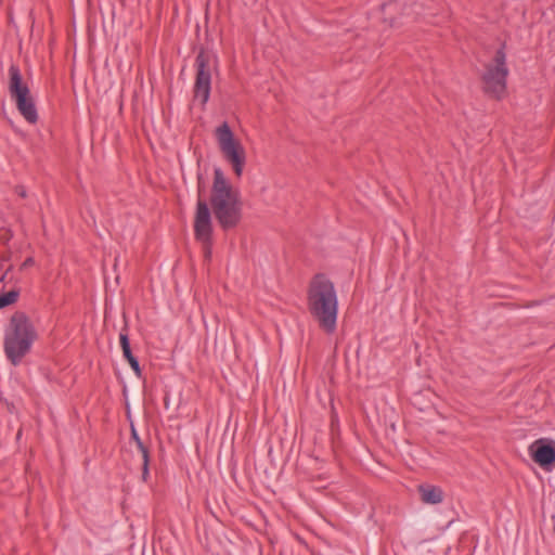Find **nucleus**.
Returning <instances> with one entry per match:
<instances>
[{
    "label": "nucleus",
    "mask_w": 555,
    "mask_h": 555,
    "mask_svg": "<svg viewBox=\"0 0 555 555\" xmlns=\"http://www.w3.org/2000/svg\"><path fill=\"white\" fill-rule=\"evenodd\" d=\"M308 309L324 332L331 334L336 330L337 294L333 282L324 274H317L310 282Z\"/></svg>",
    "instance_id": "nucleus-2"
},
{
    "label": "nucleus",
    "mask_w": 555,
    "mask_h": 555,
    "mask_svg": "<svg viewBox=\"0 0 555 555\" xmlns=\"http://www.w3.org/2000/svg\"><path fill=\"white\" fill-rule=\"evenodd\" d=\"M506 54L503 48L496 50L494 56L485 65L481 76L482 89L490 98L501 100L506 95V80L508 76Z\"/></svg>",
    "instance_id": "nucleus-4"
},
{
    "label": "nucleus",
    "mask_w": 555,
    "mask_h": 555,
    "mask_svg": "<svg viewBox=\"0 0 555 555\" xmlns=\"http://www.w3.org/2000/svg\"><path fill=\"white\" fill-rule=\"evenodd\" d=\"M418 492L426 504H439L443 501V491L439 487L422 485Z\"/></svg>",
    "instance_id": "nucleus-10"
},
{
    "label": "nucleus",
    "mask_w": 555,
    "mask_h": 555,
    "mask_svg": "<svg viewBox=\"0 0 555 555\" xmlns=\"http://www.w3.org/2000/svg\"><path fill=\"white\" fill-rule=\"evenodd\" d=\"M208 55L199 52L195 60L196 77L194 83V98L205 104L210 95L211 74L208 66Z\"/></svg>",
    "instance_id": "nucleus-8"
},
{
    "label": "nucleus",
    "mask_w": 555,
    "mask_h": 555,
    "mask_svg": "<svg viewBox=\"0 0 555 555\" xmlns=\"http://www.w3.org/2000/svg\"><path fill=\"white\" fill-rule=\"evenodd\" d=\"M18 295H20L18 291L12 289L8 293L2 294L1 296H2V298H4L5 305L9 306V305L14 304L17 300Z\"/></svg>",
    "instance_id": "nucleus-12"
},
{
    "label": "nucleus",
    "mask_w": 555,
    "mask_h": 555,
    "mask_svg": "<svg viewBox=\"0 0 555 555\" xmlns=\"http://www.w3.org/2000/svg\"><path fill=\"white\" fill-rule=\"evenodd\" d=\"M36 339L37 332L30 319L21 311L13 313L3 337V349L8 360L13 365H18Z\"/></svg>",
    "instance_id": "nucleus-3"
},
{
    "label": "nucleus",
    "mask_w": 555,
    "mask_h": 555,
    "mask_svg": "<svg viewBox=\"0 0 555 555\" xmlns=\"http://www.w3.org/2000/svg\"><path fill=\"white\" fill-rule=\"evenodd\" d=\"M119 341H120V347H121L122 354H124L125 359L129 360L130 358H133L134 356L132 354V351H131V348H130V343H129V337H128V333H127V327H125L120 332V334H119Z\"/></svg>",
    "instance_id": "nucleus-11"
},
{
    "label": "nucleus",
    "mask_w": 555,
    "mask_h": 555,
    "mask_svg": "<svg viewBox=\"0 0 555 555\" xmlns=\"http://www.w3.org/2000/svg\"><path fill=\"white\" fill-rule=\"evenodd\" d=\"M529 453L541 467H548L555 462V449L544 439L535 440L529 447Z\"/></svg>",
    "instance_id": "nucleus-9"
},
{
    "label": "nucleus",
    "mask_w": 555,
    "mask_h": 555,
    "mask_svg": "<svg viewBox=\"0 0 555 555\" xmlns=\"http://www.w3.org/2000/svg\"><path fill=\"white\" fill-rule=\"evenodd\" d=\"M7 307L4 298L0 295V309Z\"/></svg>",
    "instance_id": "nucleus-19"
},
{
    "label": "nucleus",
    "mask_w": 555,
    "mask_h": 555,
    "mask_svg": "<svg viewBox=\"0 0 555 555\" xmlns=\"http://www.w3.org/2000/svg\"><path fill=\"white\" fill-rule=\"evenodd\" d=\"M9 92L16 102V107L21 115L30 124L38 120L37 109L28 86L23 81L20 68L11 65L9 68Z\"/></svg>",
    "instance_id": "nucleus-5"
},
{
    "label": "nucleus",
    "mask_w": 555,
    "mask_h": 555,
    "mask_svg": "<svg viewBox=\"0 0 555 555\" xmlns=\"http://www.w3.org/2000/svg\"><path fill=\"white\" fill-rule=\"evenodd\" d=\"M396 7H397V3L393 1V2H389L387 4H384L382 9H383V12L386 14L387 11L391 12L392 9H395Z\"/></svg>",
    "instance_id": "nucleus-16"
},
{
    "label": "nucleus",
    "mask_w": 555,
    "mask_h": 555,
    "mask_svg": "<svg viewBox=\"0 0 555 555\" xmlns=\"http://www.w3.org/2000/svg\"><path fill=\"white\" fill-rule=\"evenodd\" d=\"M390 26H393L395 25V22L393 20L390 18V22H389Z\"/></svg>",
    "instance_id": "nucleus-20"
},
{
    "label": "nucleus",
    "mask_w": 555,
    "mask_h": 555,
    "mask_svg": "<svg viewBox=\"0 0 555 555\" xmlns=\"http://www.w3.org/2000/svg\"><path fill=\"white\" fill-rule=\"evenodd\" d=\"M142 459H143L142 478H143V480H146V478L149 476V462H150L149 451H144V455L142 456Z\"/></svg>",
    "instance_id": "nucleus-14"
},
{
    "label": "nucleus",
    "mask_w": 555,
    "mask_h": 555,
    "mask_svg": "<svg viewBox=\"0 0 555 555\" xmlns=\"http://www.w3.org/2000/svg\"><path fill=\"white\" fill-rule=\"evenodd\" d=\"M217 222L228 231L238 225L242 220L243 203L240 192L231 185L220 168L214 170V182L209 199Z\"/></svg>",
    "instance_id": "nucleus-1"
},
{
    "label": "nucleus",
    "mask_w": 555,
    "mask_h": 555,
    "mask_svg": "<svg viewBox=\"0 0 555 555\" xmlns=\"http://www.w3.org/2000/svg\"><path fill=\"white\" fill-rule=\"evenodd\" d=\"M34 262L33 258H27L24 262V267L30 266Z\"/></svg>",
    "instance_id": "nucleus-18"
},
{
    "label": "nucleus",
    "mask_w": 555,
    "mask_h": 555,
    "mask_svg": "<svg viewBox=\"0 0 555 555\" xmlns=\"http://www.w3.org/2000/svg\"><path fill=\"white\" fill-rule=\"evenodd\" d=\"M127 361L130 364V366L133 370V372L135 373V375L137 376H141V369H140V364H139L138 359L135 357H133V358H130Z\"/></svg>",
    "instance_id": "nucleus-15"
},
{
    "label": "nucleus",
    "mask_w": 555,
    "mask_h": 555,
    "mask_svg": "<svg viewBox=\"0 0 555 555\" xmlns=\"http://www.w3.org/2000/svg\"><path fill=\"white\" fill-rule=\"evenodd\" d=\"M216 138L223 157L232 165L234 173L241 177L246 162L243 145L234 138L227 122H223L216 129Z\"/></svg>",
    "instance_id": "nucleus-6"
},
{
    "label": "nucleus",
    "mask_w": 555,
    "mask_h": 555,
    "mask_svg": "<svg viewBox=\"0 0 555 555\" xmlns=\"http://www.w3.org/2000/svg\"><path fill=\"white\" fill-rule=\"evenodd\" d=\"M202 186L198 185V199L194 215V235L201 242L205 259L211 257L212 245V217L206 199L202 198Z\"/></svg>",
    "instance_id": "nucleus-7"
},
{
    "label": "nucleus",
    "mask_w": 555,
    "mask_h": 555,
    "mask_svg": "<svg viewBox=\"0 0 555 555\" xmlns=\"http://www.w3.org/2000/svg\"><path fill=\"white\" fill-rule=\"evenodd\" d=\"M15 192H16V194H17L18 196H21V197H23V198L27 196V193H26V190H25V188H24V186H21V185H20V186H16Z\"/></svg>",
    "instance_id": "nucleus-17"
},
{
    "label": "nucleus",
    "mask_w": 555,
    "mask_h": 555,
    "mask_svg": "<svg viewBox=\"0 0 555 555\" xmlns=\"http://www.w3.org/2000/svg\"><path fill=\"white\" fill-rule=\"evenodd\" d=\"M132 439L133 441L135 442V446L138 448V450L140 451V453L142 454V456L144 455V451H149L147 448L144 446V443L142 442V440L140 439V437L138 436L137 431L134 428H132Z\"/></svg>",
    "instance_id": "nucleus-13"
}]
</instances>
